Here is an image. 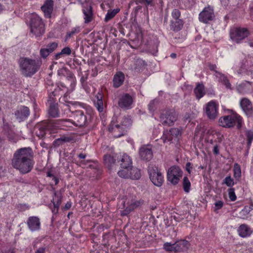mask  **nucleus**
Masks as SVG:
<instances>
[{
	"label": "nucleus",
	"instance_id": "nucleus-1",
	"mask_svg": "<svg viewBox=\"0 0 253 253\" xmlns=\"http://www.w3.org/2000/svg\"><path fill=\"white\" fill-rule=\"evenodd\" d=\"M34 165V153L31 147L19 148L14 153L11 166L21 174H25L31 172Z\"/></svg>",
	"mask_w": 253,
	"mask_h": 253
},
{
	"label": "nucleus",
	"instance_id": "nucleus-2",
	"mask_svg": "<svg viewBox=\"0 0 253 253\" xmlns=\"http://www.w3.org/2000/svg\"><path fill=\"white\" fill-rule=\"evenodd\" d=\"M74 125V120L71 119H59L44 120L37 125V135L42 138L47 131L54 130L57 129H66V127H72Z\"/></svg>",
	"mask_w": 253,
	"mask_h": 253
},
{
	"label": "nucleus",
	"instance_id": "nucleus-3",
	"mask_svg": "<svg viewBox=\"0 0 253 253\" xmlns=\"http://www.w3.org/2000/svg\"><path fill=\"white\" fill-rule=\"evenodd\" d=\"M20 70L22 74L26 77H32L40 69L42 64L40 58L32 59L22 57L19 60Z\"/></svg>",
	"mask_w": 253,
	"mask_h": 253
},
{
	"label": "nucleus",
	"instance_id": "nucleus-4",
	"mask_svg": "<svg viewBox=\"0 0 253 253\" xmlns=\"http://www.w3.org/2000/svg\"><path fill=\"white\" fill-rule=\"evenodd\" d=\"M29 20L30 33L36 38H41L44 34L45 30L43 20L36 13L30 14Z\"/></svg>",
	"mask_w": 253,
	"mask_h": 253
},
{
	"label": "nucleus",
	"instance_id": "nucleus-5",
	"mask_svg": "<svg viewBox=\"0 0 253 253\" xmlns=\"http://www.w3.org/2000/svg\"><path fill=\"white\" fill-rule=\"evenodd\" d=\"M87 110H76L73 112L72 117L73 118L74 126L79 127L85 126L89 125L91 121V113L92 112V108L90 106L84 104V107Z\"/></svg>",
	"mask_w": 253,
	"mask_h": 253
},
{
	"label": "nucleus",
	"instance_id": "nucleus-6",
	"mask_svg": "<svg viewBox=\"0 0 253 253\" xmlns=\"http://www.w3.org/2000/svg\"><path fill=\"white\" fill-rule=\"evenodd\" d=\"M72 91L70 90V88L67 87L64 83L59 82L56 84L54 90L49 93V101L51 98L53 99L55 97L61 95L59 99L60 103L63 104L70 103V101H69L70 98L69 95Z\"/></svg>",
	"mask_w": 253,
	"mask_h": 253
},
{
	"label": "nucleus",
	"instance_id": "nucleus-7",
	"mask_svg": "<svg viewBox=\"0 0 253 253\" xmlns=\"http://www.w3.org/2000/svg\"><path fill=\"white\" fill-rule=\"evenodd\" d=\"M219 125L225 128H231L236 126L240 129L242 126V118L236 113L232 112L231 114L223 116L219 119Z\"/></svg>",
	"mask_w": 253,
	"mask_h": 253
},
{
	"label": "nucleus",
	"instance_id": "nucleus-8",
	"mask_svg": "<svg viewBox=\"0 0 253 253\" xmlns=\"http://www.w3.org/2000/svg\"><path fill=\"white\" fill-rule=\"evenodd\" d=\"M250 34V31L248 28L240 26L233 27L229 31L231 40L236 43H242Z\"/></svg>",
	"mask_w": 253,
	"mask_h": 253
},
{
	"label": "nucleus",
	"instance_id": "nucleus-9",
	"mask_svg": "<svg viewBox=\"0 0 253 253\" xmlns=\"http://www.w3.org/2000/svg\"><path fill=\"white\" fill-rule=\"evenodd\" d=\"M189 241L185 239H180L176 241L173 244L166 242L163 245V249L168 252H183L187 251L189 247Z\"/></svg>",
	"mask_w": 253,
	"mask_h": 253
},
{
	"label": "nucleus",
	"instance_id": "nucleus-10",
	"mask_svg": "<svg viewBox=\"0 0 253 253\" xmlns=\"http://www.w3.org/2000/svg\"><path fill=\"white\" fill-rule=\"evenodd\" d=\"M181 135V131L178 128H171L169 130H165L161 137L164 143H177Z\"/></svg>",
	"mask_w": 253,
	"mask_h": 253
},
{
	"label": "nucleus",
	"instance_id": "nucleus-11",
	"mask_svg": "<svg viewBox=\"0 0 253 253\" xmlns=\"http://www.w3.org/2000/svg\"><path fill=\"white\" fill-rule=\"evenodd\" d=\"M160 119L163 125L171 126L174 124L177 117L174 110L167 109L162 111Z\"/></svg>",
	"mask_w": 253,
	"mask_h": 253
},
{
	"label": "nucleus",
	"instance_id": "nucleus-12",
	"mask_svg": "<svg viewBox=\"0 0 253 253\" xmlns=\"http://www.w3.org/2000/svg\"><path fill=\"white\" fill-rule=\"evenodd\" d=\"M149 177L152 182L156 186L161 187L164 183V177L156 166L148 167Z\"/></svg>",
	"mask_w": 253,
	"mask_h": 253
},
{
	"label": "nucleus",
	"instance_id": "nucleus-13",
	"mask_svg": "<svg viewBox=\"0 0 253 253\" xmlns=\"http://www.w3.org/2000/svg\"><path fill=\"white\" fill-rule=\"evenodd\" d=\"M62 194L60 191H54L51 203L49 204L48 207L52 213V220L56 217L58 213L59 207L62 201Z\"/></svg>",
	"mask_w": 253,
	"mask_h": 253
},
{
	"label": "nucleus",
	"instance_id": "nucleus-14",
	"mask_svg": "<svg viewBox=\"0 0 253 253\" xmlns=\"http://www.w3.org/2000/svg\"><path fill=\"white\" fill-rule=\"evenodd\" d=\"M182 174L183 172L178 166H171L167 172V180L173 185H175L178 183Z\"/></svg>",
	"mask_w": 253,
	"mask_h": 253
},
{
	"label": "nucleus",
	"instance_id": "nucleus-15",
	"mask_svg": "<svg viewBox=\"0 0 253 253\" xmlns=\"http://www.w3.org/2000/svg\"><path fill=\"white\" fill-rule=\"evenodd\" d=\"M134 97L128 93L121 94L118 100L119 106L124 110L130 109L133 107Z\"/></svg>",
	"mask_w": 253,
	"mask_h": 253
},
{
	"label": "nucleus",
	"instance_id": "nucleus-16",
	"mask_svg": "<svg viewBox=\"0 0 253 253\" xmlns=\"http://www.w3.org/2000/svg\"><path fill=\"white\" fill-rule=\"evenodd\" d=\"M215 17L214 10L212 7H205L199 14V20L203 23H208L212 21Z\"/></svg>",
	"mask_w": 253,
	"mask_h": 253
},
{
	"label": "nucleus",
	"instance_id": "nucleus-17",
	"mask_svg": "<svg viewBox=\"0 0 253 253\" xmlns=\"http://www.w3.org/2000/svg\"><path fill=\"white\" fill-rule=\"evenodd\" d=\"M108 130L112 133L115 138L120 137L123 136L126 132L123 126L119 124V122H115L114 117L109 125Z\"/></svg>",
	"mask_w": 253,
	"mask_h": 253
},
{
	"label": "nucleus",
	"instance_id": "nucleus-18",
	"mask_svg": "<svg viewBox=\"0 0 253 253\" xmlns=\"http://www.w3.org/2000/svg\"><path fill=\"white\" fill-rule=\"evenodd\" d=\"M218 104L214 100L209 102L206 107L205 112L207 117L211 120H214L218 115Z\"/></svg>",
	"mask_w": 253,
	"mask_h": 253
},
{
	"label": "nucleus",
	"instance_id": "nucleus-19",
	"mask_svg": "<svg viewBox=\"0 0 253 253\" xmlns=\"http://www.w3.org/2000/svg\"><path fill=\"white\" fill-rule=\"evenodd\" d=\"M94 106L96 107L98 111L101 113L104 112L105 105V100L104 99V94L103 90H99L95 95L93 100Z\"/></svg>",
	"mask_w": 253,
	"mask_h": 253
},
{
	"label": "nucleus",
	"instance_id": "nucleus-20",
	"mask_svg": "<svg viewBox=\"0 0 253 253\" xmlns=\"http://www.w3.org/2000/svg\"><path fill=\"white\" fill-rule=\"evenodd\" d=\"M58 74L59 76L63 75L66 77V81L70 84V86L68 87L70 88L71 91H73L77 84V80L74 74L70 71L62 69L58 70Z\"/></svg>",
	"mask_w": 253,
	"mask_h": 253
},
{
	"label": "nucleus",
	"instance_id": "nucleus-21",
	"mask_svg": "<svg viewBox=\"0 0 253 253\" xmlns=\"http://www.w3.org/2000/svg\"><path fill=\"white\" fill-rule=\"evenodd\" d=\"M26 224L28 229L32 232H37L41 229V222L38 216H29L27 220Z\"/></svg>",
	"mask_w": 253,
	"mask_h": 253
},
{
	"label": "nucleus",
	"instance_id": "nucleus-22",
	"mask_svg": "<svg viewBox=\"0 0 253 253\" xmlns=\"http://www.w3.org/2000/svg\"><path fill=\"white\" fill-rule=\"evenodd\" d=\"M30 114L29 108L25 106H20L18 107L14 112V115L18 122H23L26 120Z\"/></svg>",
	"mask_w": 253,
	"mask_h": 253
},
{
	"label": "nucleus",
	"instance_id": "nucleus-23",
	"mask_svg": "<svg viewBox=\"0 0 253 253\" xmlns=\"http://www.w3.org/2000/svg\"><path fill=\"white\" fill-rule=\"evenodd\" d=\"M54 1L53 0H45L41 9L45 18H50L53 11Z\"/></svg>",
	"mask_w": 253,
	"mask_h": 253
},
{
	"label": "nucleus",
	"instance_id": "nucleus-24",
	"mask_svg": "<svg viewBox=\"0 0 253 253\" xmlns=\"http://www.w3.org/2000/svg\"><path fill=\"white\" fill-rule=\"evenodd\" d=\"M139 154L141 159L145 161H150L153 156L151 148L148 145H143L139 148Z\"/></svg>",
	"mask_w": 253,
	"mask_h": 253
},
{
	"label": "nucleus",
	"instance_id": "nucleus-25",
	"mask_svg": "<svg viewBox=\"0 0 253 253\" xmlns=\"http://www.w3.org/2000/svg\"><path fill=\"white\" fill-rule=\"evenodd\" d=\"M125 80V74L122 71H117L114 75L112 80L113 87L118 88L121 87Z\"/></svg>",
	"mask_w": 253,
	"mask_h": 253
},
{
	"label": "nucleus",
	"instance_id": "nucleus-26",
	"mask_svg": "<svg viewBox=\"0 0 253 253\" xmlns=\"http://www.w3.org/2000/svg\"><path fill=\"white\" fill-rule=\"evenodd\" d=\"M48 102L49 106L48 110V113L50 117L52 118H58L60 116V112L58 108V103L54 102V99H50L48 97Z\"/></svg>",
	"mask_w": 253,
	"mask_h": 253
},
{
	"label": "nucleus",
	"instance_id": "nucleus-27",
	"mask_svg": "<svg viewBox=\"0 0 253 253\" xmlns=\"http://www.w3.org/2000/svg\"><path fill=\"white\" fill-rule=\"evenodd\" d=\"M237 232L240 237L242 238H247L252 234L253 230L250 226L244 223L239 226L237 229Z\"/></svg>",
	"mask_w": 253,
	"mask_h": 253
},
{
	"label": "nucleus",
	"instance_id": "nucleus-28",
	"mask_svg": "<svg viewBox=\"0 0 253 253\" xmlns=\"http://www.w3.org/2000/svg\"><path fill=\"white\" fill-rule=\"evenodd\" d=\"M83 13L84 15V23L88 24L93 20V10L92 6L89 4H86L83 7Z\"/></svg>",
	"mask_w": 253,
	"mask_h": 253
},
{
	"label": "nucleus",
	"instance_id": "nucleus-29",
	"mask_svg": "<svg viewBox=\"0 0 253 253\" xmlns=\"http://www.w3.org/2000/svg\"><path fill=\"white\" fill-rule=\"evenodd\" d=\"M240 105L247 116H250L253 113V106L251 102L247 98H243L240 101Z\"/></svg>",
	"mask_w": 253,
	"mask_h": 253
},
{
	"label": "nucleus",
	"instance_id": "nucleus-30",
	"mask_svg": "<svg viewBox=\"0 0 253 253\" xmlns=\"http://www.w3.org/2000/svg\"><path fill=\"white\" fill-rule=\"evenodd\" d=\"M3 131L4 133L7 136L8 140L12 142H15V134L12 129L11 126L8 123L5 122V120L3 119Z\"/></svg>",
	"mask_w": 253,
	"mask_h": 253
},
{
	"label": "nucleus",
	"instance_id": "nucleus-31",
	"mask_svg": "<svg viewBox=\"0 0 253 253\" xmlns=\"http://www.w3.org/2000/svg\"><path fill=\"white\" fill-rule=\"evenodd\" d=\"M252 85L251 82L245 81L237 85V91L242 94L248 93L252 91Z\"/></svg>",
	"mask_w": 253,
	"mask_h": 253
},
{
	"label": "nucleus",
	"instance_id": "nucleus-32",
	"mask_svg": "<svg viewBox=\"0 0 253 253\" xmlns=\"http://www.w3.org/2000/svg\"><path fill=\"white\" fill-rule=\"evenodd\" d=\"M194 93L197 99L200 100L206 94L205 85L202 83H197L194 89Z\"/></svg>",
	"mask_w": 253,
	"mask_h": 253
},
{
	"label": "nucleus",
	"instance_id": "nucleus-33",
	"mask_svg": "<svg viewBox=\"0 0 253 253\" xmlns=\"http://www.w3.org/2000/svg\"><path fill=\"white\" fill-rule=\"evenodd\" d=\"M183 22L182 19H176L170 20V29L178 32L180 31L183 27Z\"/></svg>",
	"mask_w": 253,
	"mask_h": 253
},
{
	"label": "nucleus",
	"instance_id": "nucleus-34",
	"mask_svg": "<svg viewBox=\"0 0 253 253\" xmlns=\"http://www.w3.org/2000/svg\"><path fill=\"white\" fill-rule=\"evenodd\" d=\"M121 168H129L132 166V160L130 157L126 154H124L121 160Z\"/></svg>",
	"mask_w": 253,
	"mask_h": 253
},
{
	"label": "nucleus",
	"instance_id": "nucleus-35",
	"mask_svg": "<svg viewBox=\"0 0 253 253\" xmlns=\"http://www.w3.org/2000/svg\"><path fill=\"white\" fill-rule=\"evenodd\" d=\"M214 134L217 136L218 144L216 143L213 146L212 150L213 153L214 155L217 156L219 154V147L220 144L221 143L223 138V135L221 134L219 131H216Z\"/></svg>",
	"mask_w": 253,
	"mask_h": 253
},
{
	"label": "nucleus",
	"instance_id": "nucleus-36",
	"mask_svg": "<svg viewBox=\"0 0 253 253\" xmlns=\"http://www.w3.org/2000/svg\"><path fill=\"white\" fill-rule=\"evenodd\" d=\"M115 118V122H119V124L120 126H123L125 130H126V128L131 125V122L130 119L128 117L124 116L123 117H120L118 119Z\"/></svg>",
	"mask_w": 253,
	"mask_h": 253
},
{
	"label": "nucleus",
	"instance_id": "nucleus-37",
	"mask_svg": "<svg viewBox=\"0 0 253 253\" xmlns=\"http://www.w3.org/2000/svg\"><path fill=\"white\" fill-rule=\"evenodd\" d=\"M115 162L116 159L110 154H107L104 155V165L108 168V169H112L113 166L115 164Z\"/></svg>",
	"mask_w": 253,
	"mask_h": 253
},
{
	"label": "nucleus",
	"instance_id": "nucleus-38",
	"mask_svg": "<svg viewBox=\"0 0 253 253\" xmlns=\"http://www.w3.org/2000/svg\"><path fill=\"white\" fill-rule=\"evenodd\" d=\"M130 178L132 179H139L141 177L140 170L136 168H129Z\"/></svg>",
	"mask_w": 253,
	"mask_h": 253
},
{
	"label": "nucleus",
	"instance_id": "nucleus-39",
	"mask_svg": "<svg viewBox=\"0 0 253 253\" xmlns=\"http://www.w3.org/2000/svg\"><path fill=\"white\" fill-rule=\"evenodd\" d=\"M217 77L219 82L221 83L227 88H231V84L227 77L221 73H218Z\"/></svg>",
	"mask_w": 253,
	"mask_h": 253
},
{
	"label": "nucleus",
	"instance_id": "nucleus-40",
	"mask_svg": "<svg viewBox=\"0 0 253 253\" xmlns=\"http://www.w3.org/2000/svg\"><path fill=\"white\" fill-rule=\"evenodd\" d=\"M120 11V9L118 8L113 10H109L105 15V21L107 22L113 18Z\"/></svg>",
	"mask_w": 253,
	"mask_h": 253
},
{
	"label": "nucleus",
	"instance_id": "nucleus-41",
	"mask_svg": "<svg viewBox=\"0 0 253 253\" xmlns=\"http://www.w3.org/2000/svg\"><path fill=\"white\" fill-rule=\"evenodd\" d=\"M233 172L234 178L238 180L241 177V166L238 163L234 165Z\"/></svg>",
	"mask_w": 253,
	"mask_h": 253
},
{
	"label": "nucleus",
	"instance_id": "nucleus-42",
	"mask_svg": "<svg viewBox=\"0 0 253 253\" xmlns=\"http://www.w3.org/2000/svg\"><path fill=\"white\" fill-rule=\"evenodd\" d=\"M81 29L80 27L79 26L74 27L71 29V30L67 32L65 39L66 40H69L70 39L73 35L78 34L80 32Z\"/></svg>",
	"mask_w": 253,
	"mask_h": 253
},
{
	"label": "nucleus",
	"instance_id": "nucleus-43",
	"mask_svg": "<svg viewBox=\"0 0 253 253\" xmlns=\"http://www.w3.org/2000/svg\"><path fill=\"white\" fill-rule=\"evenodd\" d=\"M251 210L252 209L250 207L245 206L239 212L240 217L242 219H247Z\"/></svg>",
	"mask_w": 253,
	"mask_h": 253
},
{
	"label": "nucleus",
	"instance_id": "nucleus-44",
	"mask_svg": "<svg viewBox=\"0 0 253 253\" xmlns=\"http://www.w3.org/2000/svg\"><path fill=\"white\" fill-rule=\"evenodd\" d=\"M245 136L247 141V147L250 148L253 141V130H248L246 131Z\"/></svg>",
	"mask_w": 253,
	"mask_h": 253
},
{
	"label": "nucleus",
	"instance_id": "nucleus-45",
	"mask_svg": "<svg viewBox=\"0 0 253 253\" xmlns=\"http://www.w3.org/2000/svg\"><path fill=\"white\" fill-rule=\"evenodd\" d=\"M191 188V183L187 176H184L183 179V188L185 192L189 193Z\"/></svg>",
	"mask_w": 253,
	"mask_h": 253
},
{
	"label": "nucleus",
	"instance_id": "nucleus-46",
	"mask_svg": "<svg viewBox=\"0 0 253 253\" xmlns=\"http://www.w3.org/2000/svg\"><path fill=\"white\" fill-rule=\"evenodd\" d=\"M122 169L119 170L118 174L120 177L128 178H130L129 168H122Z\"/></svg>",
	"mask_w": 253,
	"mask_h": 253
},
{
	"label": "nucleus",
	"instance_id": "nucleus-47",
	"mask_svg": "<svg viewBox=\"0 0 253 253\" xmlns=\"http://www.w3.org/2000/svg\"><path fill=\"white\" fill-rule=\"evenodd\" d=\"M235 183L234 179L230 175L226 176L222 181V184H225L230 188H232Z\"/></svg>",
	"mask_w": 253,
	"mask_h": 253
},
{
	"label": "nucleus",
	"instance_id": "nucleus-48",
	"mask_svg": "<svg viewBox=\"0 0 253 253\" xmlns=\"http://www.w3.org/2000/svg\"><path fill=\"white\" fill-rule=\"evenodd\" d=\"M58 43L56 42H51L46 45L45 48L50 53H52L58 47Z\"/></svg>",
	"mask_w": 253,
	"mask_h": 253
},
{
	"label": "nucleus",
	"instance_id": "nucleus-49",
	"mask_svg": "<svg viewBox=\"0 0 253 253\" xmlns=\"http://www.w3.org/2000/svg\"><path fill=\"white\" fill-rule=\"evenodd\" d=\"M228 196L231 201H235L237 199V196L235 194V189L230 188L228 189Z\"/></svg>",
	"mask_w": 253,
	"mask_h": 253
},
{
	"label": "nucleus",
	"instance_id": "nucleus-50",
	"mask_svg": "<svg viewBox=\"0 0 253 253\" xmlns=\"http://www.w3.org/2000/svg\"><path fill=\"white\" fill-rule=\"evenodd\" d=\"M181 16L180 11L177 9H174L171 12L172 19L178 20L180 19V17Z\"/></svg>",
	"mask_w": 253,
	"mask_h": 253
},
{
	"label": "nucleus",
	"instance_id": "nucleus-51",
	"mask_svg": "<svg viewBox=\"0 0 253 253\" xmlns=\"http://www.w3.org/2000/svg\"><path fill=\"white\" fill-rule=\"evenodd\" d=\"M50 54V52L45 47L41 48L40 50V55L43 59L46 58Z\"/></svg>",
	"mask_w": 253,
	"mask_h": 253
},
{
	"label": "nucleus",
	"instance_id": "nucleus-52",
	"mask_svg": "<svg viewBox=\"0 0 253 253\" xmlns=\"http://www.w3.org/2000/svg\"><path fill=\"white\" fill-rule=\"evenodd\" d=\"M72 50L71 48L69 46L64 47L60 51V54L62 56L64 55H70L71 54Z\"/></svg>",
	"mask_w": 253,
	"mask_h": 253
},
{
	"label": "nucleus",
	"instance_id": "nucleus-53",
	"mask_svg": "<svg viewBox=\"0 0 253 253\" xmlns=\"http://www.w3.org/2000/svg\"><path fill=\"white\" fill-rule=\"evenodd\" d=\"M133 210L134 209L133 207H131V205L130 204L124 209V210L123 211L122 214L124 215H126Z\"/></svg>",
	"mask_w": 253,
	"mask_h": 253
},
{
	"label": "nucleus",
	"instance_id": "nucleus-54",
	"mask_svg": "<svg viewBox=\"0 0 253 253\" xmlns=\"http://www.w3.org/2000/svg\"><path fill=\"white\" fill-rule=\"evenodd\" d=\"M73 140V138L69 136H63L56 140L57 142H70Z\"/></svg>",
	"mask_w": 253,
	"mask_h": 253
},
{
	"label": "nucleus",
	"instance_id": "nucleus-55",
	"mask_svg": "<svg viewBox=\"0 0 253 253\" xmlns=\"http://www.w3.org/2000/svg\"><path fill=\"white\" fill-rule=\"evenodd\" d=\"M18 208L20 211H25L29 210L30 206L27 204H21L18 205Z\"/></svg>",
	"mask_w": 253,
	"mask_h": 253
},
{
	"label": "nucleus",
	"instance_id": "nucleus-56",
	"mask_svg": "<svg viewBox=\"0 0 253 253\" xmlns=\"http://www.w3.org/2000/svg\"><path fill=\"white\" fill-rule=\"evenodd\" d=\"M214 206H215L214 211H216L217 210H220L223 207V203L222 201L219 200V201L215 202V203H214Z\"/></svg>",
	"mask_w": 253,
	"mask_h": 253
},
{
	"label": "nucleus",
	"instance_id": "nucleus-57",
	"mask_svg": "<svg viewBox=\"0 0 253 253\" xmlns=\"http://www.w3.org/2000/svg\"><path fill=\"white\" fill-rule=\"evenodd\" d=\"M154 0H136V4L145 3L147 5H151Z\"/></svg>",
	"mask_w": 253,
	"mask_h": 253
},
{
	"label": "nucleus",
	"instance_id": "nucleus-58",
	"mask_svg": "<svg viewBox=\"0 0 253 253\" xmlns=\"http://www.w3.org/2000/svg\"><path fill=\"white\" fill-rule=\"evenodd\" d=\"M109 234H110V232L104 233L103 234V236H102L103 240L105 243L106 245H107V244L108 245H109V239H108V236L109 235Z\"/></svg>",
	"mask_w": 253,
	"mask_h": 253
},
{
	"label": "nucleus",
	"instance_id": "nucleus-59",
	"mask_svg": "<svg viewBox=\"0 0 253 253\" xmlns=\"http://www.w3.org/2000/svg\"><path fill=\"white\" fill-rule=\"evenodd\" d=\"M192 168V165L190 162H187L186 164L185 169L189 174H191Z\"/></svg>",
	"mask_w": 253,
	"mask_h": 253
},
{
	"label": "nucleus",
	"instance_id": "nucleus-60",
	"mask_svg": "<svg viewBox=\"0 0 253 253\" xmlns=\"http://www.w3.org/2000/svg\"><path fill=\"white\" fill-rule=\"evenodd\" d=\"M131 207H133V209H135L136 208L138 207L141 205V202L140 201H137L131 204Z\"/></svg>",
	"mask_w": 253,
	"mask_h": 253
},
{
	"label": "nucleus",
	"instance_id": "nucleus-61",
	"mask_svg": "<svg viewBox=\"0 0 253 253\" xmlns=\"http://www.w3.org/2000/svg\"><path fill=\"white\" fill-rule=\"evenodd\" d=\"M86 79H87V78H84V76L82 75V77L81 78V79H80V83H81V84L82 86L84 88V85H85V82H86Z\"/></svg>",
	"mask_w": 253,
	"mask_h": 253
},
{
	"label": "nucleus",
	"instance_id": "nucleus-62",
	"mask_svg": "<svg viewBox=\"0 0 253 253\" xmlns=\"http://www.w3.org/2000/svg\"><path fill=\"white\" fill-rule=\"evenodd\" d=\"M72 206V202L69 201L67 202L65 204V206L63 208V210H69Z\"/></svg>",
	"mask_w": 253,
	"mask_h": 253
},
{
	"label": "nucleus",
	"instance_id": "nucleus-63",
	"mask_svg": "<svg viewBox=\"0 0 253 253\" xmlns=\"http://www.w3.org/2000/svg\"><path fill=\"white\" fill-rule=\"evenodd\" d=\"M111 33H112L115 37H117L118 35V31L115 28H112L110 30Z\"/></svg>",
	"mask_w": 253,
	"mask_h": 253
},
{
	"label": "nucleus",
	"instance_id": "nucleus-64",
	"mask_svg": "<svg viewBox=\"0 0 253 253\" xmlns=\"http://www.w3.org/2000/svg\"><path fill=\"white\" fill-rule=\"evenodd\" d=\"M45 248L41 247L39 248L36 252L35 253H45Z\"/></svg>",
	"mask_w": 253,
	"mask_h": 253
}]
</instances>
